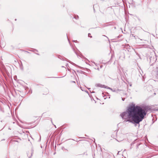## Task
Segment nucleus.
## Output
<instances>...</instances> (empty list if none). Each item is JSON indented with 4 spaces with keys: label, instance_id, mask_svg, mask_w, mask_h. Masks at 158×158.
Returning <instances> with one entry per match:
<instances>
[{
    "label": "nucleus",
    "instance_id": "obj_4",
    "mask_svg": "<svg viewBox=\"0 0 158 158\" xmlns=\"http://www.w3.org/2000/svg\"><path fill=\"white\" fill-rule=\"evenodd\" d=\"M107 89H110L113 92H117V91H119L120 90L118 89H117V90H116L115 89H113L112 88H110V87H107Z\"/></svg>",
    "mask_w": 158,
    "mask_h": 158
},
{
    "label": "nucleus",
    "instance_id": "obj_12",
    "mask_svg": "<svg viewBox=\"0 0 158 158\" xmlns=\"http://www.w3.org/2000/svg\"><path fill=\"white\" fill-rule=\"evenodd\" d=\"M90 89V88H88V89Z\"/></svg>",
    "mask_w": 158,
    "mask_h": 158
},
{
    "label": "nucleus",
    "instance_id": "obj_9",
    "mask_svg": "<svg viewBox=\"0 0 158 158\" xmlns=\"http://www.w3.org/2000/svg\"><path fill=\"white\" fill-rule=\"evenodd\" d=\"M156 110H158V108L157 109H156Z\"/></svg>",
    "mask_w": 158,
    "mask_h": 158
},
{
    "label": "nucleus",
    "instance_id": "obj_13",
    "mask_svg": "<svg viewBox=\"0 0 158 158\" xmlns=\"http://www.w3.org/2000/svg\"><path fill=\"white\" fill-rule=\"evenodd\" d=\"M55 127H56V125H55Z\"/></svg>",
    "mask_w": 158,
    "mask_h": 158
},
{
    "label": "nucleus",
    "instance_id": "obj_1",
    "mask_svg": "<svg viewBox=\"0 0 158 158\" xmlns=\"http://www.w3.org/2000/svg\"><path fill=\"white\" fill-rule=\"evenodd\" d=\"M147 114L146 109L138 106H131L127 111L121 114L120 116L125 121L139 124L142 121Z\"/></svg>",
    "mask_w": 158,
    "mask_h": 158
},
{
    "label": "nucleus",
    "instance_id": "obj_5",
    "mask_svg": "<svg viewBox=\"0 0 158 158\" xmlns=\"http://www.w3.org/2000/svg\"><path fill=\"white\" fill-rule=\"evenodd\" d=\"M90 35V34L89 33L88 35V36L89 37H90V38H92V36H91L90 35Z\"/></svg>",
    "mask_w": 158,
    "mask_h": 158
},
{
    "label": "nucleus",
    "instance_id": "obj_7",
    "mask_svg": "<svg viewBox=\"0 0 158 158\" xmlns=\"http://www.w3.org/2000/svg\"><path fill=\"white\" fill-rule=\"evenodd\" d=\"M124 98H122V100L123 101H124Z\"/></svg>",
    "mask_w": 158,
    "mask_h": 158
},
{
    "label": "nucleus",
    "instance_id": "obj_8",
    "mask_svg": "<svg viewBox=\"0 0 158 158\" xmlns=\"http://www.w3.org/2000/svg\"><path fill=\"white\" fill-rule=\"evenodd\" d=\"M73 41L74 42H77V40H73Z\"/></svg>",
    "mask_w": 158,
    "mask_h": 158
},
{
    "label": "nucleus",
    "instance_id": "obj_11",
    "mask_svg": "<svg viewBox=\"0 0 158 158\" xmlns=\"http://www.w3.org/2000/svg\"><path fill=\"white\" fill-rule=\"evenodd\" d=\"M73 82H74V83H75V82L73 81Z\"/></svg>",
    "mask_w": 158,
    "mask_h": 158
},
{
    "label": "nucleus",
    "instance_id": "obj_10",
    "mask_svg": "<svg viewBox=\"0 0 158 158\" xmlns=\"http://www.w3.org/2000/svg\"><path fill=\"white\" fill-rule=\"evenodd\" d=\"M93 63H94L95 65H96V64L95 63V62H93Z\"/></svg>",
    "mask_w": 158,
    "mask_h": 158
},
{
    "label": "nucleus",
    "instance_id": "obj_2",
    "mask_svg": "<svg viewBox=\"0 0 158 158\" xmlns=\"http://www.w3.org/2000/svg\"><path fill=\"white\" fill-rule=\"evenodd\" d=\"M33 153V152L32 151L29 152L27 153V155L28 158H31V157L32 156Z\"/></svg>",
    "mask_w": 158,
    "mask_h": 158
},
{
    "label": "nucleus",
    "instance_id": "obj_3",
    "mask_svg": "<svg viewBox=\"0 0 158 158\" xmlns=\"http://www.w3.org/2000/svg\"><path fill=\"white\" fill-rule=\"evenodd\" d=\"M97 86L100 87L101 88H107V86H106L104 85H102L101 84H98L96 85Z\"/></svg>",
    "mask_w": 158,
    "mask_h": 158
},
{
    "label": "nucleus",
    "instance_id": "obj_6",
    "mask_svg": "<svg viewBox=\"0 0 158 158\" xmlns=\"http://www.w3.org/2000/svg\"><path fill=\"white\" fill-rule=\"evenodd\" d=\"M75 19H77L78 18V16H77V17H75Z\"/></svg>",
    "mask_w": 158,
    "mask_h": 158
}]
</instances>
